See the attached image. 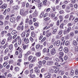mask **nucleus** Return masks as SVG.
I'll use <instances>...</instances> for the list:
<instances>
[{
    "mask_svg": "<svg viewBox=\"0 0 78 78\" xmlns=\"http://www.w3.org/2000/svg\"><path fill=\"white\" fill-rule=\"evenodd\" d=\"M20 14L22 16H23L24 17L26 16V12H24V10L23 9H21L20 10Z\"/></svg>",
    "mask_w": 78,
    "mask_h": 78,
    "instance_id": "1",
    "label": "nucleus"
},
{
    "mask_svg": "<svg viewBox=\"0 0 78 78\" xmlns=\"http://www.w3.org/2000/svg\"><path fill=\"white\" fill-rule=\"evenodd\" d=\"M51 53L52 55H54L56 53V49L54 48H53L51 50Z\"/></svg>",
    "mask_w": 78,
    "mask_h": 78,
    "instance_id": "2",
    "label": "nucleus"
},
{
    "mask_svg": "<svg viewBox=\"0 0 78 78\" xmlns=\"http://www.w3.org/2000/svg\"><path fill=\"white\" fill-rule=\"evenodd\" d=\"M7 46H8V43H6L5 45L3 46H0V48H2V49H3V48L4 49H5L6 47Z\"/></svg>",
    "mask_w": 78,
    "mask_h": 78,
    "instance_id": "3",
    "label": "nucleus"
},
{
    "mask_svg": "<svg viewBox=\"0 0 78 78\" xmlns=\"http://www.w3.org/2000/svg\"><path fill=\"white\" fill-rule=\"evenodd\" d=\"M53 63V61H48L47 62V64L48 66H51Z\"/></svg>",
    "mask_w": 78,
    "mask_h": 78,
    "instance_id": "4",
    "label": "nucleus"
},
{
    "mask_svg": "<svg viewBox=\"0 0 78 78\" xmlns=\"http://www.w3.org/2000/svg\"><path fill=\"white\" fill-rule=\"evenodd\" d=\"M24 41L26 42V44H28L29 42V39H26V38L24 39Z\"/></svg>",
    "mask_w": 78,
    "mask_h": 78,
    "instance_id": "5",
    "label": "nucleus"
},
{
    "mask_svg": "<svg viewBox=\"0 0 78 78\" xmlns=\"http://www.w3.org/2000/svg\"><path fill=\"white\" fill-rule=\"evenodd\" d=\"M6 7H7V5H5V4H3L2 6V9H5V8H6Z\"/></svg>",
    "mask_w": 78,
    "mask_h": 78,
    "instance_id": "6",
    "label": "nucleus"
},
{
    "mask_svg": "<svg viewBox=\"0 0 78 78\" xmlns=\"http://www.w3.org/2000/svg\"><path fill=\"white\" fill-rule=\"evenodd\" d=\"M69 33V30H65L64 31V34H66V33Z\"/></svg>",
    "mask_w": 78,
    "mask_h": 78,
    "instance_id": "7",
    "label": "nucleus"
},
{
    "mask_svg": "<svg viewBox=\"0 0 78 78\" xmlns=\"http://www.w3.org/2000/svg\"><path fill=\"white\" fill-rule=\"evenodd\" d=\"M33 15L34 17H36V16H37V12L36 11L34 12L33 13Z\"/></svg>",
    "mask_w": 78,
    "mask_h": 78,
    "instance_id": "8",
    "label": "nucleus"
},
{
    "mask_svg": "<svg viewBox=\"0 0 78 78\" xmlns=\"http://www.w3.org/2000/svg\"><path fill=\"white\" fill-rule=\"evenodd\" d=\"M64 51L65 53H67L69 52V50H68V48H66L64 49Z\"/></svg>",
    "mask_w": 78,
    "mask_h": 78,
    "instance_id": "9",
    "label": "nucleus"
},
{
    "mask_svg": "<svg viewBox=\"0 0 78 78\" xmlns=\"http://www.w3.org/2000/svg\"><path fill=\"white\" fill-rule=\"evenodd\" d=\"M5 42H6V39H4L1 43V44L3 45L5 44Z\"/></svg>",
    "mask_w": 78,
    "mask_h": 78,
    "instance_id": "10",
    "label": "nucleus"
},
{
    "mask_svg": "<svg viewBox=\"0 0 78 78\" xmlns=\"http://www.w3.org/2000/svg\"><path fill=\"white\" fill-rule=\"evenodd\" d=\"M18 44L19 45H20L22 44V40L20 39L18 41Z\"/></svg>",
    "mask_w": 78,
    "mask_h": 78,
    "instance_id": "11",
    "label": "nucleus"
},
{
    "mask_svg": "<svg viewBox=\"0 0 78 78\" xmlns=\"http://www.w3.org/2000/svg\"><path fill=\"white\" fill-rule=\"evenodd\" d=\"M16 33H17V31H16L15 30H13L12 32V34H16Z\"/></svg>",
    "mask_w": 78,
    "mask_h": 78,
    "instance_id": "12",
    "label": "nucleus"
},
{
    "mask_svg": "<svg viewBox=\"0 0 78 78\" xmlns=\"http://www.w3.org/2000/svg\"><path fill=\"white\" fill-rule=\"evenodd\" d=\"M59 70V68H58L55 69L54 71L55 73H57L58 72Z\"/></svg>",
    "mask_w": 78,
    "mask_h": 78,
    "instance_id": "13",
    "label": "nucleus"
},
{
    "mask_svg": "<svg viewBox=\"0 0 78 78\" xmlns=\"http://www.w3.org/2000/svg\"><path fill=\"white\" fill-rule=\"evenodd\" d=\"M61 44V42L59 41H58L57 42L56 45L57 46H59Z\"/></svg>",
    "mask_w": 78,
    "mask_h": 78,
    "instance_id": "14",
    "label": "nucleus"
},
{
    "mask_svg": "<svg viewBox=\"0 0 78 78\" xmlns=\"http://www.w3.org/2000/svg\"><path fill=\"white\" fill-rule=\"evenodd\" d=\"M10 20L11 22H14L15 21V18H12L10 19Z\"/></svg>",
    "mask_w": 78,
    "mask_h": 78,
    "instance_id": "15",
    "label": "nucleus"
},
{
    "mask_svg": "<svg viewBox=\"0 0 78 78\" xmlns=\"http://www.w3.org/2000/svg\"><path fill=\"white\" fill-rule=\"evenodd\" d=\"M28 45H24L23 46V50H25L26 48H28Z\"/></svg>",
    "mask_w": 78,
    "mask_h": 78,
    "instance_id": "16",
    "label": "nucleus"
},
{
    "mask_svg": "<svg viewBox=\"0 0 78 78\" xmlns=\"http://www.w3.org/2000/svg\"><path fill=\"white\" fill-rule=\"evenodd\" d=\"M35 72L37 73H39V72H40V71L39 69H36L35 70Z\"/></svg>",
    "mask_w": 78,
    "mask_h": 78,
    "instance_id": "17",
    "label": "nucleus"
},
{
    "mask_svg": "<svg viewBox=\"0 0 78 78\" xmlns=\"http://www.w3.org/2000/svg\"><path fill=\"white\" fill-rule=\"evenodd\" d=\"M21 36L23 37H25V32H23L22 33Z\"/></svg>",
    "mask_w": 78,
    "mask_h": 78,
    "instance_id": "18",
    "label": "nucleus"
},
{
    "mask_svg": "<svg viewBox=\"0 0 78 78\" xmlns=\"http://www.w3.org/2000/svg\"><path fill=\"white\" fill-rule=\"evenodd\" d=\"M20 19H21V16H18L17 18V19H16L17 21H19V20H20Z\"/></svg>",
    "mask_w": 78,
    "mask_h": 78,
    "instance_id": "19",
    "label": "nucleus"
},
{
    "mask_svg": "<svg viewBox=\"0 0 78 78\" xmlns=\"http://www.w3.org/2000/svg\"><path fill=\"white\" fill-rule=\"evenodd\" d=\"M9 58L7 56H5L4 57V60H8V59Z\"/></svg>",
    "mask_w": 78,
    "mask_h": 78,
    "instance_id": "20",
    "label": "nucleus"
},
{
    "mask_svg": "<svg viewBox=\"0 0 78 78\" xmlns=\"http://www.w3.org/2000/svg\"><path fill=\"white\" fill-rule=\"evenodd\" d=\"M69 36H70L71 37H73V36H74V33H70L69 34Z\"/></svg>",
    "mask_w": 78,
    "mask_h": 78,
    "instance_id": "21",
    "label": "nucleus"
},
{
    "mask_svg": "<svg viewBox=\"0 0 78 78\" xmlns=\"http://www.w3.org/2000/svg\"><path fill=\"white\" fill-rule=\"evenodd\" d=\"M44 20H45V21H47V20H50V18L48 17H47V18H44Z\"/></svg>",
    "mask_w": 78,
    "mask_h": 78,
    "instance_id": "22",
    "label": "nucleus"
},
{
    "mask_svg": "<svg viewBox=\"0 0 78 78\" xmlns=\"http://www.w3.org/2000/svg\"><path fill=\"white\" fill-rule=\"evenodd\" d=\"M36 55L37 56H41V53L40 52H37L36 54Z\"/></svg>",
    "mask_w": 78,
    "mask_h": 78,
    "instance_id": "23",
    "label": "nucleus"
},
{
    "mask_svg": "<svg viewBox=\"0 0 78 78\" xmlns=\"http://www.w3.org/2000/svg\"><path fill=\"white\" fill-rule=\"evenodd\" d=\"M15 70L17 72L19 70V67H16L15 68Z\"/></svg>",
    "mask_w": 78,
    "mask_h": 78,
    "instance_id": "24",
    "label": "nucleus"
},
{
    "mask_svg": "<svg viewBox=\"0 0 78 78\" xmlns=\"http://www.w3.org/2000/svg\"><path fill=\"white\" fill-rule=\"evenodd\" d=\"M30 39L31 42H33L34 41V39L31 37H30Z\"/></svg>",
    "mask_w": 78,
    "mask_h": 78,
    "instance_id": "25",
    "label": "nucleus"
},
{
    "mask_svg": "<svg viewBox=\"0 0 78 78\" xmlns=\"http://www.w3.org/2000/svg\"><path fill=\"white\" fill-rule=\"evenodd\" d=\"M69 9H70V7L69 6H67L66 7V10L67 11L69 10Z\"/></svg>",
    "mask_w": 78,
    "mask_h": 78,
    "instance_id": "26",
    "label": "nucleus"
},
{
    "mask_svg": "<svg viewBox=\"0 0 78 78\" xmlns=\"http://www.w3.org/2000/svg\"><path fill=\"white\" fill-rule=\"evenodd\" d=\"M75 74H76V75H77V74H78V69H76L75 70Z\"/></svg>",
    "mask_w": 78,
    "mask_h": 78,
    "instance_id": "27",
    "label": "nucleus"
},
{
    "mask_svg": "<svg viewBox=\"0 0 78 78\" xmlns=\"http://www.w3.org/2000/svg\"><path fill=\"white\" fill-rule=\"evenodd\" d=\"M73 18V15H71L70 16L69 18V20H71V19H72Z\"/></svg>",
    "mask_w": 78,
    "mask_h": 78,
    "instance_id": "28",
    "label": "nucleus"
},
{
    "mask_svg": "<svg viewBox=\"0 0 78 78\" xmlns=\"http://www.w3.org/2000/svg\"><path fill=\"white\" fill-rule=\"evenodd\" d=\"M77 42L76 41H73V44L74 45H77Z\"/></svg>",
    "mask_w": 78,
    "mask_h": 78,
    "instance_id": "29",
    "label": "nucleus"
},
{
    "mask_svg": "<svg viewBox=\"0 0 78 78\" xmlns=\"http://www.w3.org/2000/svg\"><path fill=\"white\" fill-rule=\"evenodd\" d=\"M22 57V53H20V54L19 56V58H21Z\"/></svg>",
    "mask_w": 78,
    "mask_h": 78,
    "instance_id": "30",
    "label": "nucleus"
},
{
    "mask_svg": "<svg viewBox=\"0 0 78 78\" xmlns=\"http://www.w3.org/2000/svg\"><path fill=\"white\" fill-rule=\"evenodd\" d=\"M31 35L32 37H35V34L34 32H32Z\"/></svg>",
    "mask_w": 78,
    "mask_h": 78,
    "instance_id": "31",
    "label": "nucleus"
},
{
    "mask_svg": "<svg viewBox=\"0 0 78 78\" xmlns=\"http://www.w3.org/2000/svg\"><path fill=\"white\" fill-rule=\"evenodd\" d=\"M72 25H73V24H72L71 23H69L68 24V27H71Z\"/></svg>",
    "mask_w": 78,
    "mask_h": 78,
    "instance_id": "32",
    "label": "nucleus"
},
{
    "mask_svg": "<svg viewBox=\"0 0 78 78\" xmlns=\"http://www.w3.org/2000/svg\"><path fill=\"white\" fill-rule=\"evenodd\" d=\"M9 48L10 50H11L12 48V45L11 44L10 45L9 47Z\"/></svg>",
    "mask_w": 78,
    "mask_h": 78,
    "instance_id": "33",
    "label": "nucleus"
},
{
    "mask_svg": "<svg viewBox=\"0 0 78 78\" xmlns=\"http://www.w3.org/2000/svg\"><path fill=\"white\" fill-rule=\"evenodd\" d=\"M33 66V65L32 64H30L29 65V67L31 69Z\"/></svg>",
    "mask_w": 78,
    "mask_h": 78,
    "instance_id": "34",
    "label": "nucleus"
},
{
    "mask_svg": "<svg viewBox=\"0 0 78 78\" xmlns=\"http://www.w3.org/2000/svg\"><path fill=\"white\" fill-rule=\"evenodd\" d=\"M45 39H46V37H44L43 38V39L41 40V42H44L45 40Z\"/></svg>",
    "mask_w": 78,
    "mask_h": 78,
    "instance_id": "35",
    "label": "nucleus"
},
{
    "mask_svg": "<svg viewBox=\"0 0 78 78\" xmlns=\"http://www.w3.org/2000/svg\"><path fill=\"white\" fill-rule=\"evenodd\" d=\"M32 58L33 57H32V56H30L28 58L29 61H31Z\"/></svg>",
    "mask_w": 78,
    "mask_h": 78,
    "instance_id": "36",
    "label": "nucleus"
},
{
    "mask_svg": "<svg viewBox=\"0 0 78 78\" xmlns=\"http://www.w3.org/2000/svg\"><path fill=\"white\" fill-rule=\"evenodd\" d=\"M49 71L51 73H53V72H54V70L52 69H50Z\"/></svg>",
    "mask_w": 78,
    "mask_h": 78,
    "instance_id": "37",
    "label": "nucleus"
},
{
    "mask_svg": "<svg viewBox=\"0 0 78 78\" xmlns=\"http://www.w3.org/2000/svg\"><path fill=\"white\" fill-rule=\"evenodd\" d=\"M59 12L60 14H64V11L63 10L59 11Z\"/></svg>",
    "mask_w": 78,
    "mask_h": 78,
    "instance_id": "38",
    "label": "nucleus"
},
{
    "mask_svg": "<svg viewBox=\"0 0 78 78\" xmlns=\"http://www.w3.org/2000/svg\"><path fill=\"white\" fill-rule=\"evenodd\" d=\"M46 51H47V49H46V48H44L43 50V52L44 53H45Z\"/></svg>",
    "mask_w": 78,
    "mask_h": 78,
    "instance_id": "39",
    "label": "nucleus"
},
{
    "mask_svg": "<svg viewBox=\"0 0 78 78\" xmlns=\"http://www.w3.org/2000/svg\"><path fill=\"white\" fill-rule=\"evenodd\" d=\"M73 73H74V71L73 70H71L70 73L71 75H73Z\"/></svg>",
    "mask_w": 78,
    "mask_h": 78,
    "instance_id": "40",
    "label": "nucleus"
},
{
    "mask_svg": "<svg viewBox=\"0 0 78 78\" xmlns=\"http://www.w3.org/2000/svg\"><path fill=\"white\" fill-rule=\"evenodd\" d=\"M7 64H8V63H7V62H5L4 63L3 66L4 67H5Z\"/></svg>",
    "mask_w": 78,
    "mask_h": 78,
    "instance_id": "41",
    "label": "nucleus"
},
{
    "mask_svg": "<svg viewBox=\"0 0 78 78\" xmlns=\"http://www.w3.org/2000/svg\"><path fill=\"white\" fill-rule=\"evenodd\" d=\"M38 63L39 64V65H40V66H41L42 64V61H39L38 62Z\"/></svg>",
    "mask_w": 78,
    "mask_h": 78,
    "instance_id": "42",
    "label": "nucleus"
},
{
    "mask_svg": "<svg viewBox=\"0 0 78 78\" xmlns=\"http://www.w3.org/2000/svg\"><path fill=\"white\" fill-rule=\"evenodd\" d=\"M57 19H58V18L56 16L53 19V20H55V21H56L57 20Z\"/></svg>",
    "mask_w": 78,
    "mask_h": 78,
    "instance_id": "43",
    "label": "nucleus"
},
{
    "mask_svg": "<svg viewBox=\"0 0 78 78\" xmlns=\"http://www.w3.org/2000/svg\"><path fill=\"white\" fill-rule=\"evenodd\" d=\"M59 53L60 56H63V55H64V53H63V52H60Z\"/></svg>",
    "mask_w": 78,
    "mask_h": 78,
    "instance_id": "44",
    "label": "nucleus"
},
{
    "mask_svg": "<svg viewBox=\"0 0 78 78\" xmlns=\"http://www.w3.org/2000/svg\"><path fill=\"white\" fill-rule=\"evenodd\" d=\"M65 44L66 45H68L69 44V41H67L65 43Z\"/></svg>",
    "mask_w": 78,
    "mask_h": 78,
    "instance_id": "45",
    "label": "nucleus"
},
{
    "mask_svg": "<svg viewBox=\"0 0 78 78\" xmlns=\"http://www.w3.org/2000/svg\"><path fill=\"white\" fill-rule=\"evenodd\" d=\"M69 17V15H67L65 16V19H68Z\"/></svg>",
    "mask_w": 78,
    "mask_h": 78,
    "instance_id": "46",
    "label": "nucleus"
},
{
    "mask_svg": "<svg viewBox=\"0 0 78 78\" xmlns=\"http://www.w3.org/2000/svg\"><path fill=\"white\" fill-rule=\"evenodd\" d=\"M44 59H45V60H48L49 58L48 57H45L44 58Z\"/></svg>",
    "mask_w": 78,
    "mask_h": 78,
    "instance_id": "47",
    "label": "nucleus"
},
{
    "mask_svg": "<svg viewBox=\"0 0 78 78\" xmlns=\"http://www.w3.org/2000/svg\"><path fill=\"white\" fill-rule=\"evenodd\" d=\"M29 23L30 25H31L33 23V21L30 20L29 22Z\"/></svg>",
    "mask_w": 78,
    "mask_h": 78,
    "instance_id": "48",
    "label": "nucleus"
},
{
    "mask_svg": "<svg viewBox=\"0 0 78 78\" xmlns=\"http://www.w3.org/2000/svg\"><path fill=\"white\" fill-rule=\"evenodd\" d=\"M59 50L60 51H62V47H61L59 49Z\"/></svg>",
    "mask_w": 78,
    "mask_h": 78,
    "instance_id": "49",
    "label": "nucleus"
},
{
    "mask_svg": "<svg viewBox=\"0 0 78 78\" xmlns=\"http://www.w3.org/2000/svg\"><path fill=\"white\" fill-rule=\"evenodd\" d=\"M17 29L18 30H20L21 29V27L20 26H18L17 27Z\"/></svg>",
    "mask_w": 78,
    "mask_h": 78,
    "instance_id": "50",
    "label": "nucleus"
},
{
    "mask_svg": "<svg viewBox=\"0 0 78 78\" xmlns=\"http://www.w3.org/2000/svg\"><path fill=\"white\" fill-rule=\"evenodd\" d=\"M38 7H42V3H40V4L38 5Z\"/></svg>",
    "mask_w": 78,
    "mask_h": 78,
    "instance_id": "51",
    "label": "nucleus"
},
{
    "mask_svg": "<svg viewBox=\"0 0 78 78\" xmlns=\"http://www.w3.org/2000/svg\"><path fill=\"white\" fill-rule=\"evenodd\" d=\"M65 74L67 76H68V75H69V72H66Z\"/></svg>",
    "mask_w": 78,
    "mask_h": 78,
    "instance_id": "52",
    "label": "nucleus"
},
{
    "mask_svg": "<svg viewBox=\"0 0 78 78\" xmlns=\"http://www.w3.org/2000/svg\"><path fill=\"white\" fill-rule=\"evenodd\" d=\"M50 11V8H48L46 9V12H49Z\"/></svg>",
    "mask_w": 78,
    "mask_h": 78,
    "instance_id": "53",
    "label": "nucleus"
},
{
    "mask_svg": "<svg viewBox=\"0 0 78 78\" xmlns=\"http://www.w3.org/2000/svg\"><path fill=\"white\" fill-rule=\"evenodd\" d=\"M12 39V36H10L8 38V40H10Z\"/></svg>",
    "mask_w": 78,
    "mask_h": 78,
    "instance_id": "54",
    "label": "nucleus"
},
{
    "mask_svg": "<svg viewBox=\"0 0 78 78\" xmlns=\"http://www.w3.org/2000/svg\"><path fill=\"white\" fill-rule=\"evenodd\" d=\"M9 17V15H7L5 18V19H6V20H8Z\"/></svg>",
    "mask_w": 78,
    "mask_h": 78,
    "instance_id": "55",
    "label": "nucleus"
},
{
    "mask_svg": "<svg viewBox=\"0 0 78 78\" xmlns=\"http://www.w3.org/2000/svg\"><path fill=\"white\" fill-rule=\"evenodd\" d=\"M34 25H35V26H36V27H38V24L36 23H34Z\"/></svg>",
    "mask_w": 78,
    "mask_h": 78,
    "instance_id": "56",
    "label": "nucleus"
},
{
    "mask_svg": "<svg viewBox=\"0 0 78 78\" xmlns=\"http://www.w3.org/2000/svg\"><path fill=\"white\" fill-rule=\"evenodd\" d=\"M57 30L56 29H55L53 30V34H55Z\"/></svg>",
    "mask_w": 78,
    "mask_h": 78,
    "instance_id": "57",
    "label": "nucleus"
},
{
    "mask_svg": "<svg viewBox=\"0 0 78 78\" xmlns=\"http://www.w3.org/2000/svg\"><path fill=\"white\" fill-rule=\"evenodd\" d=\"M19 51H20V53H22L23 52V51H22V49L20 48L19 50Z\"/></svg>",
    "mask_w": 78,
    "mask_h": 78,
    "instance_id": "58",
    "label": "nucleus"
},
{
    "mask_svg": "<svg viewBox=\"0 0 78 78\" xmlns=\"http://www.w3.org/2000/svg\"><path fill=\"white\" fill-rule=\"evenodd\" d=\"M74 6L75 8H78V5L77 4L74 5Z\"/></svg>",
    "mask_w": 78,
    "mask_h": 78,
    "instance_id": "59",
    "label": "nucleus"
},
{
    "mask_svg": "<svg viewBox=\"0 0 78 78\" xmlns=\"http://www.w3.org/2000/svg\"><path fill=\"white\" fill-rule=\"evenodd\" d=\"M60 28H62L63 29L64 28V27H63V24H61L60 25Z\"/></svg>",
    "mask_w": 78,
    "mask_h": 78,
    "instance_id": "60",
    "label": "nucleus"
},
{
    "mask_svg": "<svg viewBox=\"0 0 78 78\" xmlns=\"http://www.w3.org/2000/svg\"><path fill=\"white\" fill-rule=\"evenodd\" d=\"M9 67H10L9 65H8L7 66H6V68L8 69L9 68Z\"/></svg>",
    "mask_w": 78,
    "mask_h": 78,
    "instance_id": "61",
    "label": "nucleus"
},
{
    "mask_svg": "<svg viewBox=\"0 0 78 78\" xmlns=\"http://www.w3.org/2000/svg\"><path fill=\"white\" fill-rule=\"evenodd\" d=\"M40 47V45H38L36 46V48H39Z\"/></svg>",
    "mask_w": 78,
    "mask_h": 78,
    "instance_id": "62",
    "label": "nucleus"
},
{
    "mask_svg": "<svg viewBox=\"0 0 78 78\" xmlns=\"http://www.w3.org/2000/svg\"><path fill=\"white\" fill-rule=\"evenodd\" d=\"M78 18H76L75 19V22H78Z\"/></svg>",
    "mask_w": 78,
    "mask_h": 78,
    "instance_id": "63",
    "label": "nucleus"
},
{
    "mask_svg": "<svg viewBox=\"0 0 78 78\" xmlns=\"http://www.w3.org/2000/svg\"><path fill=\"white\" fill-rule=\"evenodd\" d=\"M63 78H70V77H67L66 76L64 75L63 76Z\"/></svg>",
    "mask_w": 78,
    "mask_h": 78,
    "instance_id": "64",
    "label": "nucleus"
}]
</instances>
